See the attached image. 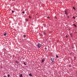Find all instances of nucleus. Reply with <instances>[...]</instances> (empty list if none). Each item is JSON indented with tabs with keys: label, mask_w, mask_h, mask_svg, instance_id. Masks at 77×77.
I'll list each match as a JSON object with an SVG mask.
<instances>
[{
	"label": "nucleus",
	"mask_w": 77,
	"mask_h": 77,
	"mask_svg": "<svg viewBox=\"0 0 77 77\" xmlns=\"http://www.w3.org/2000/svg\"><path fill=\"white\" fill-rule=\"evenodd\" d=\"M37 47L38 48H40L41 47V45L40 43H38L37 45Z\"/></svg>",
	"instance_id": "f257e3e1"
},
{
	"label": "nucleus",
	"mask_w": 77,
	"mask_h": 77,
	"mask_svg": "<svg viewBox=\"0 0 77 77\" xmlns=\"http://www.w3.org/2000/svg\"><path fill=\"white\" fill-rule=\"evenodd\" d=\"M65 14H66V15H68V13H67L68 12V10H65Z\"/></svg>",
	"instance_id": "f03ea898"
},
{
	"label": "nucleus",
	"mask_w": 77,
	"mask_h": 77,
	"mask_svg": "<svg viewBox=\"0 0 77 77\" xmlns=\"http://www.w3.org/2000/svg\"><path fill=\"white\" fill-rule=\"evenodd\" d=\"M51 61L52 62V63H53L54 61V59L53 58H51Z\"/></svg>",
	"instance_id": "7ed1b4c3"
},
{
	"label": "nucleus",
	"mask_w": 77,
	"mask_h": 77,
	"mask_svg": "<svg viewBox=\"0 0 77 77\" xmlns=\"http://www.w3.org/2000/svg\"><path fill=\"white\" fill-rule=\"evenodd\" d=\"M44 59H43L42 60V62H41V63H43L44 62Z\"/></svg>",
	"instance_id": "20e7f679"
},
{
	"label": "nucleus",
	"mask_w": 77,
	"mask_h": 77,
	"mask_svg": "<svg viewBox=\"0 0 77 77\" xmlns=\"http://www.w3.org/2000/svg\"><path fill=\"white\" fill-rule=\"evenodd\" d=\"M6 35H7V33H4V36H6Z\"/></svg>",
	"instance_id": "39448f33"
},
{
	"label": "nucleus",
	"mask_w": 77,
	"mask_h": 77,
	"mask_svg": "<svg viewBox=\"0 0 77 77\" xmlns=\"http://www.w3.org/2000/svg\"><path fill=\"white\" fill-rule=\"evenodd\" d=\"M29 76H30V77H32V74L30 73V74H29Z\"/></svg>",
	"instance_id": "423d86ee"
},
{
	"label": "nucleus",
	"mask_w": 77,
	"mask_h": 77,
	"mask_svg": "<svg viewBox=\"0 0 77 77\" xmlns=\"http://www.w3.org/2000/svg\"><path fill=\"white\" fill-rule=\"evenodd\" d=\"M73 25L74 26H75V27H77V25H76L75 24H73Z\"/></svg>",
	"instance_id": "0eeeda50"
},
{
	"label": "nucleus",
	"mask_w": 77,
	"mask_h": 77,
	"mask_svg": "<svg viewBox=\"0 0 77 77\" xmlns=\"http://www.w3.org/2000/svg\"><path fill=\"white\" fill-rule=\"evenodd\" d=\"M19 77H23V75H22V74H21L20 75H19Z\"/></svg>",
	"instance_id": "6e6552de"
},
{
	"label": "nucleus",
	"mask_w": 77,
	"mask_h": 77,
	"mask_svg": "<svg viewBox=\"0 0 77 77\" xmlns=\"http://www.w3.org/2000/svg\"><path fill=\"white\" fill-rule=\"evenodd\" d=\"M72 33H71L70 34V36H71V37H72Z\"/></svg>",
	"instance_id": "1a4fd4ad"
},
{
	"label": "nucleus",
	"mask_w": 77,
	"mask_h": 77,
	"mask_svg": "<svg viewBox=\"0 0 77 77\" xmlns=\"http://www.w3.org/2000/svg\"><path fill=\"white\" fill-rule=\"evenodd\" d=\"M15 12V11H11V12L12 13H14V12Z\"/></svg>",
	"instance_id": "9d476101"
},
{
	"label": "nucleus",
	"mask_w": 77,
	"mask_h": 77,
	"mask_svg": "<svg viewBox=\"0 0 77 77\" xmlns=\"http://www.w3.org/2000/svg\"><path fill=\"white\" fill-rule=\"evenodd\" d=\"M23 64H24V65H27V64H25V62H23Z\"/></svg>",
	"instance_id": "9b49d317"
},
{
	"label": "nucleus",
	"mask_w": 77,
	"mask_h": 77,
	"mask_svg": "<svg viewBox=\"0 0 77 77\" xmlns=\"http://www.w3.org/2000/svg\"><path fill=\"white\" fill-rule=\"evenodd\" d=\"M15 62H16V63L18 64V61H16Z\"/></svg>",
	"instance_id": "f8f14e48"
},
{
	"label": "nucleus",
	"mask_w": 77,
	"mask_h": 77,
	"mask_svg": "<svg viewBox=\"0 0 77 77\" xmlns=\"http://www.w3.org/2000/svg\"><path fill=\"white\" fill-rule=\"evenodd\" d=\"M25 20H26V21H28V20H29V19H26Z\"/></svg>",
	"instance_id": "ddd939ff"
},
{
	"label": "nucleus",
	"mask_w": 77,
	"mask_h": 77,
	"mask_svg": "<svg viewBox=\"0 0 77 77\" xmlns=\"http://www.w3.org/2000/svg\"><path fill=\"white\" fill-rule=\"evenodd\" d=\"M7 76L8 77H10V75H9V74Z\"/></svg>",
	"instance_id": "4468645a"
},
{
	"label": "nucleus",
	"mask_w": 77,
	"mask_h": 77,
	"mask_svg": "<svg viewBox=\"0 0 77 77\" xmlns=\"http://www.w3.org/2000/svg\"><path fill=\"white\" fill-rule=\"evenodd\" d=\"M56 57H57V58H58V57H59L57 55H56Z\"/></svg>",
	"instance_id": "2eb2a0df"
},
{
	"label": "nucleus",
	"mask_w": 77,
	"mask_h": 77,
	"mask_svg": "<svg viewBox=\"0 0 77 77\" xmlns=\"http://www.w3.org/2000/svg\"><path fill=\"white\" fill-rule=\"evenodd\" d=\"M73 9H75V8L74 7H73Z\"/></svg>",
	"instance_id": "dca6fc26"
},
{
	"label": "nucleus",
	"mask_w": 77,
	"mask_h": 77,
	"mask_svg": "<svg viewBox=\"0 0 77 77\" xmlns=\"http://www.w3.org/2000/svg\"><path fill=\"white\" fill-rule=\"evenodd\" d=\"M24 38H26V35H24Z\"/></svg>",
	"instance_id": "f3484780"
},
{
	"label": "nucleus",
	"mask_w": 77,
	"mask_h": 77,
	"mask_svg": "<svg viewBox=\"0 0 77 77\" xmlns=\"http://www.w3.org/2000/svg\"><path fill=\"white\" fill-rule=\"evenodd\" d=\"M73 18H74V19H75V17L73 16Z\"/></svg>",
	"instance_id": "a211bd4d"
},
{
	"label": "nucleus",
	"mask_w": 77,
	"mask_h": 77,
	"mask_svg": "<svg viewBox=\"0 0 77 77\" xmlns=\"http://www.w3.org/2000/svg\"><path fill=\"white\" fill-rule=\"evenodd\" d=\"M67 17L68 18H69V15H67Z\"/></svg>",
	"instance_id": "6ab92c4d"
},
{
	"label": "nucleus",
	"mask_w": 77,
	"mask_h": 77,
	"mask_svg": "<svg viewBox=\"0 0 77 77\" xmlns=\"http://www.w3.org/2000/svg\"><path fill=\"white\" fill-rule=\"evenodd\" d=\"M22 13H23V14H24L25 13V12H24V11H23L22 12Z\"/></svg>",
	"instance_id": "aec40b11"
},
{
	"label": "nucleus",
	"mask_w": 77,
	"mask_h": 77,
	"mask_svg": "<svg viewBox=\"0 0 77 77\" xmlns=\"http://www.w3.org/2000/svg\"><path fill=\"white\" fill-rule=\"evenodd\" d=\"M47 17L48 18H50V17H49V16Z\"/></svg>",
	"instance_id": "412c9836"
},
{
	"label": "nucleus",
	"mask_w": 77,
	"mask_h": 77,
	"mask_svg": "<svg viewBox=\"0 0 77 77\" xmlns=\"http://www.w3.org/2000/svg\"><path fill=\"white\" fill-rule=\"evenodd\" d=\"M66 38H68V35H66Z\"/></svg>",
	"instance_id": "4be33fe9"
},
{
	"label": "nucleus",
	"mask_w": 77,
	"mask_h": 77,
	"mask_svg": "<svg viewBox=\"0 0 77 77\" xmlns=\"http://www.w3.org/2000/svg\"><path fill=\"white\" fill-rule=\"evenodd\" d=\"M29 18H31V17H30V16H29Z\"/></svg>",
	"instance_id": "5701e85b"
},
{
	"label": "nucleus",
	"mask_w": 77,
	"mask_h": 77,
	"mask_svg": "<svg viewBox=\"0 0 77 77\" xmlns=\"http://www.w3.org/2000/svg\"><path fill=\"white\" fill-rule=\"evenodd\" d=\"M55 18H56H56H57L56 17H55Z\"/></svg>",
	"instance_id": "b1692460"
},
{
	"label": "nucleus",
	"mask_w": 77,
	"mask_h": 77,
	"mask_svg": "<svg viewBox=\"0 0 77 77\" xmlns=\"http://www.w3.org/2000/svg\"><path fill=\"white\" fill-rule=\"evenodd\" d=\"M45 35H46V33H45Z\"/></svg>",
	"instance_id": "393cba45"
},
{
	"label": "nucleus",
	"mask_w": 77,
	"mask_h": 77,
	"mask_svg": "<svg viewBox=\"0 0 77 77\" xmlns=\"http://www.w3.org/2000/svg\"><path fill=\"white\" fill-rule=\"evenodd\" d=\"M3 77H6V76H4Z\"/></svg>",
	"instance_id": "a878e982"
},
{
	"label": "nucleus",
	"mask_w": 77,
	"mask_h": 77,
	"mask_svg": "<svg viewBox=\"0 0 77 77\" xmlns=\"http://www.w3.org/2000/svg\"><path fill=\"white\" fill-rule=\"evenodd\" d=\"M71 77H72V76H71Z\"/></svg>",
	"instance_id": "bb28decb"
}]
</instances>
